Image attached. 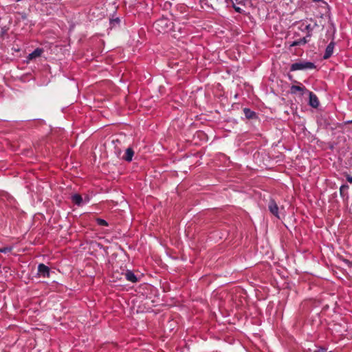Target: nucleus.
<instances>
[{"instance_id": "1", "label": "nucleus", "mask_w": 352, "mask_h": 352, "mask_svg": "<svg viewBox=\"0 0 352 352\" xmlns=\"http://www.w3.org/2000/svg\"><path fill=\"white\" fill-rule=\"evenodd\" d=\"M316 68L314 63L309 61H300L294 63L290 66V71L314 69Z\"/></svg>"}, {"instance_id": "2", "label": "nucleus", "mask_w": 352, "mask_h": 352, "mask_svg": "<svg viewBox=\"0 0 352 352\" xmlns=\"http://www.w3.org/2000/svg\"><path fill=\"white\" fill-rule=\"evenodd\" d=\"M170 22L166 18H161L154 23V26L160 32H165L168 28Z\"/></svg>"}, {"instance_id": "3", "label": "nucleus", "mask_w": 352, "mask_h": 352, "mask_svg": "<svg viewBox=\"0 0 352 352\" xmlns=\"http://www.w3.org/2000/svg\"><path fill=\"white\" fill-rule=\"evenodd\" d=\"M290 91L292 94L299 93L300 96L309 92V90L303 85H292L290 88Z\"/></svg>"}, {"instance_id": "4", "label": "nucleus", "mask_w": 352, "mask_h": 352, "mask_svg": "<svg viewBox=\"0 0 352 352\" xmlns=\"http://www.w3.org/2000/svg\"><path fill=\"white\" fill-rule=\"evenodd\" d=\"M50 268L43 263H40L38 266V274L44 278L50 276Z\"/></svg>"}, {"instance_id": "5", "label": "nucleus", "mask_w": 352, "mask_h": 352, "mask_svg": "<svg viewBox=\"0 0 352 352\" xmlns=\"http://www.w3.org/2000/svg\"><path fill=\"white\" fill-rule=\"evenodd\" d=\"M307 94H309V104L314 108H317L320 104L317 96L310 91H309V92H307Z\"/></svg>"}, {"instance_id": "6", "label": "nucleus", "mask_w": 352, "mask_h": 352, "mask_svg": "<svg viewBox=\"0 0 352 352\" xmlns=\"http://www.w3.org/2000/svg\"><path fill=\"white\" fill-rule=\"evenodd\" d=\"M268 208L272 214L280 219L278 216V206L274 200L272 199L270 201L268 204Z\"/></svg>"}, {"instance_id": "7", "label": "nucleus", "mask_w": 352, "mask_h": 352, "mask_svg": "<svg viewBox=\"0 0 352 352\" xmlns=\"http://www.w3.org/2000/svg\"><path fill=\"white\" fill-rule=\"evenodd\" d=\"M335 47V43L333 41H331L326 47L324 54L323 56L324 59H328L329 58L333 52V49Z\"/></svg>"}, {"instance_id": "8", "label": "nucleus", "mask_w": 352, "mask_h": 352, "mask_svg": "<svg viewBox=\"0 0 352 352\" xmlns=\"http://www.w3.org/2000/svg\"><path fill=\"white\" fill-rule=\"evenodd\" d=\"M43 52H44L43 49L36 48V50H34L32 53H30L28 55V58L29 60H33V59H35L36 58L40 57L41 56V54L43 53Z\"/></svg>"}, {"instance_id": "9", "label": "nucleus", "mask_w": 352, "mask_h": 352, "mask_svg": "<svg viewBox=\"0 0 352 352\" xmlns=\"http://www.w3.org/2000/svg\"><path fill=\"white\" fill-rule=\"evenodd\" d=\"M133 155L134 151L133 150V148L129 147L126 148L125 153L122 157V159L128 162H131Z\"/></svg>"}, {"instance_id": "10", "label": "nucleus", "mask_w": 352, "mask_h": 352, "mask_svg": "<svg viewBox=\"0 0 352 352\" xmlns=\"http://www.w3.org/2000/svg\"><path fill=\"white\" fill-rule=\"evenodd\" d=\"M318 25L316 23V21H314L313 25H311V24L306 25L304 30L307 32V37L310 38L312 35L313 30H314V28L316 27H318Z\"/></svg>"}, {"instance_id": "11", "label": "nucleus", "mask_w": 352, "mask_h": 352, "mask_svg": "<svg viewBox=\"0 0 352 352\" xmlns=\"http://www.w3.org/2000/svg\"><path fill=\"white\" fill-rule=\"evenodd\" d=\"M126 279L131 283H137L138 279L134 273L130 270H127L125 273Z\"/></svg>"}, {"instance_id": "12", "label": "nucleus", "mask_w": 352, "mask_h": 352, "mask_svg": "<svg viewBox=\"0 0 352 352\" xmlns=\"http://www.w3.org/2000/svg\"><path fill=\"white\" fill-rule=\"evenodd\" d=\"M308 38L309 37H307V36H306L303 37L302 38H300L298 40L294 41L293 43H292L290 44V46L295 47V46H298V45H304L309 42V40L308 39Z\"/></svg>"}, {"instance_id": "13", "label": "nucleus", "mask_w": 352, "mask_h": 352, "mask_svg": "<svg viewBox=\"0 0 352 352\" xmlns=\"http://www.w3.org/2000/svg\"><path fill=\"white\" fill-rule=\"evenodd\" d=\"M243 112H244L245 116L248 119H253V118H256V113L254 111L250 110V109L245 108L243 109Z\"/></svg>"}, {"instance_id": "14", "label": "nucleus", "mask_w": 352, "mask_h": 352, "mask_svg": "<svg viewBox=\"0 0 352 352\" xmlns=\"http://www.w3.org/2000/svg\"><path fill=\"white\" fill-rule=\"evenodd\" d=\"M72 201L78 205V206H80L81 205L82 202V197L78 195V194H75L72 196Z\"/></svg>"}, {"instance_id": "15", "label": "nucleus", "mask_w": 352, "mask_h": 352, "mask_svg": "<svg viewBox=\"0 0 352 352\" xmlns=\"http://www.w3.org/2000/svg\"><path fill=\"white\" fill-rule=\"evenodd\" d=\"M349 186L347 184H343L340 188V196L344 197L347 195V190L349 189Z\"/></svg>"}, {"instance_id": "16", "label": "nucleus", "mask_w": 352, "mask_h": 352, "mask_svg": "<svg viewBox=\"0 0 352 352\" xmlns=\"http://www.w3.org/2000/svg\"><path fill=\"white\" fill-rule=\"evenodd\" d=\"M96 221L98 225L101 226H107L109 225L108 223L104 219H102L98 218V219H96Z\"/></svg>"}, {"instance_id": "17", "label": "nucleus", "mask_w": 352, "mask_h": 352, "mask_svg": "<svg viewBox=\"0 0 352 352\" xmlns=\"http://www.w3.org/2000/svg\"><path fill=\"white\" fill-rule=\"evenodd\" d=\"M314 352H331V351H327V349L323 347H320L317 350H316Z\"/></svg>"}, {"instance_id": "18", "label": "nucleus", "mask_w": 352, "mask_h": 352, "mask_svg": "<svg viewBox=\"0 0 352 352\" xmlns=\"http://www.w3.org/2000/svg\"><path fill=\"white\" fill-rule=\"evenodd\" d=\"M346 179L348 182L352 184V176H351L350 175H346Z\"/></svg>"}, {"instance_id": "19", "label": "nucleus", "mask_w": 352, "mask_h": 352, "mask_svg": "<svg viewBox=\"0 0 352 352\" xmlns=\"http://www.w3.org/2000/svg\"><path fill=\"white\" fill-rule=\"evenodd\" d=\"M234 8L236 12L241 13V8L239 7H236L234 6Z\"/></svg>"}, {"instance_id": "20", "label": "nucleus", "mask_w": 352, "mask_h": 352, "mask_svg": "<svg viewBox=\"0 0 352 352\" xmlns=\"http://www.w3.org/2000/svg\"><path fill=\"white\" fill-rule=\"evenodd\" d=\"M314 2H320V1H322V0H312Z\"/></svg>"}]
</instances>
